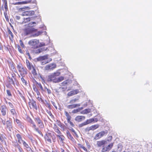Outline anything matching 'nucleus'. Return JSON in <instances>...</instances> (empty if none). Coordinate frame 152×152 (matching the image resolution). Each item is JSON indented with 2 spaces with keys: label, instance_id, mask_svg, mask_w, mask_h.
<instances>
[{
  "label": "nucleus",
  "instance_id": "nucleus-1",
  "mask_svg": "<svg viewBox=\"0 0 152 152\" xmlns=\"http://www.w3.org/2000/svg\"><path fill=\"white\" fill-rule=\"evenodd\" d=\"M54 134V133L47 132L46 133L44 136L45 141L49 143L52 142V140L53 142H55L56 137Z\"/></svg>",
  "mask_w": 152,
  "mask_h": 152
},
{
  "label": "nucleus",
  "instance_id": "nucleus-2",
  "mask_svg": "<svg viewBox=\"0 0 152 152\" xmlns=\"http://www.w3.org/2000/svg\"><path fill=\"white\" fill-rule=\"evenodd\" d=\"M39 41L37 39H33L30 40L28 42L29 45L34 49L39 48Z\"/></svg>",
  "mask_w": 152,
  "mask_h": 152
},
{
  "label": "nucleus",
  "instance_id": "nucleus-3",
  "mask_svg": "<svg viewBox=\"0 0 152 152\" xmlns=\"http://www.w3.org/2000/svg\"><path fill=\"white\" fill-rule=\"evenodd\" d=\"M60 74V72H57L52 73L48 76L47 81L49 82H52L53 80L57 78V77L59 76Z\"/></svg>",
  "mask_w": 152,
  "mask_h": 152
},
{
  "label": "nucleus",
  "instance_id": "nucleus-4",
  "mask_svg": "<svg viewBox=\"0 0 152 152\" xmlns=\"http://www.w3.org/2000/svg\"><path fill=\"white\" fill-rule=\"evenodd\" d=\"M34 120L37 124L38 126L40 129L44 128V125L42 121L39 117H37L34 118Z\"/></svg>",
  "mask_w": 152,
  "mask_h": 152
},
{
  "label": "nucleus",
  "instance_id": "nucleus-5",
  "mask_svg": "<svg viewBox=\"0 0 152 152\" xmlns=\"http://www.w3.org/2000/svg\"><path fill=\"white\" fill-rule=\"evenodd\" d=\"M29 122L32 125L31 126L34 129V130L37 132L40 135H41L43 137V134L42 132L39 130L38 128L36 126L34 122L31 118L29 121Z\"/></svg>",
  "mask_w": 152,
  "mask_h": 152
},
{
  "label": "nucleus",
  "instance_id": "nucleus-6",
  "mask_svg": "<svg viewBox=\"0 0 152 152\" xmlns=\"http://www.w3.org/2000/svg\"><path fill=\"white\" fill-rule=\"evenodd\" d=\"M36 30L33 28H28L24 30V34L25 35L28 36L30 35V37L32 35L33 32Z\"/></svg>",
  "mask_w": 152,
  "mask_h": 152
},
{
  "label": "nucleus",
  "instance_id": "nucleus-7",
  "mask_svg": "<svg viewBox=\"0 0 152 152\" xmlns=\"http://www.w3.org/2000/svg\"><path fill=\"white\" fill-rule=\"evenodd\" d=\"M107 133L108 132L107 130L100 132L96 135L94 137V139L96 140H98L103 136L105 134H107Z\"/></svg>",
  "mask_w": 152,
  "mask_h": 152
},
{
  "label": "nucleus",
  "instance_id": "nucleus-8",
  "mask_svg": "<svg viewBox=\"0 0 152 152\" xmlns=\"http://www.w3.org/2000/svg\"><path fill=\"white\" fill-rule=\"evenodd\" d=\"M7 110V107L6 105H2L0 106V111L2 116H5L6 115Z\"/></svg>",
  "mask_w": 152,
  "mask_h": 152
},
{
  "label": "nucleus",
  "instance_id": "nucleus-9",
  "mask_svg": "<svg viewBox=\"0 0 152 152\" xmlns=\"http://www.w3.org/2000/svg\"><path fill=\"white\" fill-rule=\"evenodd\" d=\"M56 66V65L55 64H50L46 66L45 67V69L46 70H52L55 68Z\"/></svg>",
  "mask_w": 152,
  "mask_h": 152
},
{
  "label": "nucleus",
  "instance_id": "nucleus-10",
  "mask_svg": "<svg viewBox=\"0 0 152 152\" xmlns=\"http://www.w3.org/2000/svg\"><path fill=\"white\" fill-rule=\"evenodd\" d=\"M6 125L7 129L11 132L12 129V123L10 120L6 121Z\"/></svg>",
  "mask_w": 152,
  "mask_h": 152
},
{
  "label": "nucleus",
  "instance_id": "nucleus-11",
  "mask_svg": "<svg viewBox=\"0 0 152 152\" xmlns=\"http://www.w3.org/2000/svg\"><path fill=\"white\" fill-rule=\"evenodd\" d=\"M29 105H31V106H30V107L31 108L35 109L36 110L37 109V107L36 104V102L33 99L30 100V102L29 103Z\"/></svg>",
  "mask_w": 152,
  "mask_h": 152
},
{
  "label": "nucleus",
  "instance_id": "nucleus-12",
  "mask_svg": "<svg viewBox=\"0 0 152 152\" xmlns=\"http://www.w3.org/2000/svg\"><path fill=\"white\" fill-rule=\"evenodd\" d=\"M35 12L34 11L29 10L23 12L22 14L23 16H31L34 14Z\"/></svg>",
  "mask_w": 152,
  "mask_h": 152
},
{
  "label": "nucleus",
  "instance_id": "nucleus-13",
  "mask_svg": "<svg viewBox=\"0 0 152 152\" xmlns=\"http://www.w3.org/2000/svg\"><path fill=\"white\" fill-rule=\"evenodd\" d=\"M64 80V77L60 76L54 79L52 82L53 83H57L61 81Z\"/></svg>",
  "mask_w": 152,
  "mask_h": 152
},
{
  "label": "nucleus",
  "instance_id": "nucleus-14",
  "mask_svg": "<svg viewBox=\"0 0 152 152\" xmlns=\"http://www.w3.org/2000/svg\"><path fill=\"white\" fill-rule=\"evenodd\" d=\"M21 76L23 77H24L25 75L27 74L26 70L23 67L22 68V69L19 70Z\"/></svg>",
  "mask_w": 152,
  "mask_h": 152
},
{
  "label": "nucleus",
  "instance_id": "nucleus-15",
  "mask_svg": "<svg viewBox=\"0 0 152 152\" xmlns=\"http://www.w3.org/2000/svg\"><path fill=\"white\" fill-rule=\"evenodd\" d=\"M106 142V141L104 140L98 141L97 142V145L98 147L102 146L104 147Z\"/></svg>",
  "mask_w": 152,
  "mask_h": 152
},
{
  "label": "nucleus",
  "instance_id": "nucleus-16",
  "mask_svg": "<svg viewBox=\"0 0 152 152\" xmlns=\"http://www.w3.org/2000/svg\"><path fill=\"white\" fill-rule=\"evenodd\" d=\"M85 117L83 116H77L75 118V120L77 122H81L82 121L85 120Z\"/></svg>",
  "mask_w": 152,
  "mask_h": 152
},
{
  "label": "nucleus",
  "instance_id": "nucleus-17",
  "mask_svg": "<svg viewBox=\"0 0 152 152\" xmlns=\"http://www.w3.org/2000/svg\"><path fill=\"white\" fill-rule=\"evenodd\" d=\"M34 31L32 34V35H31V37H37L42 34L43 33V31H39L37 32H35Z\"/></svg>",
  "mask_w": 152,
  "mask_h": 152
},
{
  "label": "nucleus",
  "instance_id": "nucleus-18",
  "mask_svg": "<svg viewBox=\"0 0 152 152\" xmlns=\"http://www.w3.org/2000/svg\"><path fill=\"white\" fill-rule=\"evenodd\" d=\"M48 55H46L43 56H40L37 58V60L38 61H44L45 59H46L48 58Z\"/></svg>",
  "mask_w": 152,
  "mask_h": 152
},
{
  "label": "nucleus",
  "instance_id": "nucleus-19",
  "mask_svg": "<svg viewBox=\"0 0 152 152\" xmlns=\"http://www.w3.org/2000/svg\"><path fill=\"white\" fill-rule=\"evenodd\" d=\"M31 0H25L24 1H21V2H16L15 3H13V4L14 5H17V4H27L31 2Z\"/></svg>",
  "mask_w": 152,
  "mask_h": 152
},
{
  "label": "nucleus",
  "instance_id": "nucleus-20",
  "mask_svg": "<svg viewBox=\"0 0 152 152\" xmlns=\"http://www.w3.org/2000/svg\"><path fill=\"white\" fill-rule=\"evenodd\" d=\"M16 137L18 140V143L20 144H21L22 142H23V141H24L22 140V137L21 135L19 134H17L16 135Z\"/></svg>",
  "mask_w": 152,
  "mask_h": 152
},
{
  "label": "nucleus",
  "instance_id": "nucleus-21",
  "mask_svg": "<svg viewBox=\"0 0 152 152\" xmlns=\"http://www.w3.org/2000/svg\"><path fill=\"white\" fill-rule=\"evenodd\" d=\"M15 147L17 148L19 152H24L23 150L18 143H17L15 145Z\"/></svg>",
  "mask_w": 152,
  "mask_h": 152
},
{
  "label": "nucleus",
  "instance_id": "nucleus-22",
  "mask_svg": "<svg viewBox=\"0 0 152 152\" xmlns=\"http://www.w3.org/2000/svg\"><path fill=\"white\" fill-rule=\"evenodd\" d=\"M15 121L16 123L18 124L19 126H20L22 129L24 128V126L23 125V124L18 119H16Z\"/></svg>",
  "mask_w": 152,
  "mask_h": 152
},
{
  "label": "nucleus",
  "instance_id": "nucleus-23",
  "mask_svg": "<svg viewBox=\"0 0 152 152\" xmlns=\"http://www.w3.org/2000/svg\"><path fill=\"white\" fill-rule=\"evenodd\" d=\"M22 19V21H23L22 23V24L27 23L28 22L30 21L31 20V18L29 17L26 18H23Z\"/></svg>",
  "mask_w": 152,
  "mask_h": 152
},
{
  "label": "nucleus",
  "instance_id": "nucleus-24",
  "mask_svg": "<svg viewBox=\"0 0 152 152\" xmlns=\"http://www.w3.org/2000/svg\"><path fill=\"white\" fill-rule=\"evenodd\" d=\"M91 109H86L83 110L81 112V113L82 114H85L89 113L90 112Z\"/></svg>",
  "mask_w": 152,
  "mask_h": 152
},
{
  "label": "nucleus",
  "instance_id": "nucleus-25",
  "mask_svg": "<svg viewBox=\"0 0 152 152\" xmlns=\"http://www.w3.org/2000/svg\"><path fill=\"white\" fill-rule=\"evenodd\" d=\"M66 134L68 138L69 139L72 141H74L75 140L74 138L72 137L71 134L69 132H67Z\"/></svg>",
  "mask_w": 152,
  "mask_h": 152
},
{
  "label": "nucleus",
  "instance_id": "nucleus-26",
  "mask_svg": "<svg viewBox=\"0 0 152 152\" xmlns=\"http://www.w3.org/2000/svg\"><path fill=\"white\" fill-rule=\"evenodd\" d=\"M48 49V48H40L37 50V53H40L41 52L47 50Z\"/></svg>",
  "mask_w": 152,
  "mask_h": 152
},
{
  "label": "nucleus",
  "instance_id": "nucleus-27",
  "mask_svg": "<svg viewBox=\"0 0 152 152\" xmlns=\"http://www.w3.org/2000/svg\"><path fill=\"white\" fill-rule=\"evenodd\" d=\"M10 111L11 114L14 116H16L17 115L16 112L14 109L10 110Z\"/></svg>",
  "mask_w": 152,
  "mask_h": 152
},
{
  "label": "nucleus",
  "instance_id": "nucleus-28",
  "mask_svg": "<svg viewBox=\"0 0 152 152\" xmlns=\"http://www.w3.org/2000/svg\"><path fill=\"white\" fill-rule=\"evenodd\" d=\"M36 25V23L35 22H31L28 24V26L31 27L35 26Z\"/></svg>",
  "mask_w": 152,
  "mask_h": 152
},
{
  "label": "nucleus",
  "instance_id": "nucleus-29",
  "mask_svg": "<svg viewBox=\"0 0 152 152\" xmlns=\"http://www.w3.org/2000/svg\"><path fill=\"white\" fill-rule=\"evenodd\" d=\"M99 126V125L98 124H96L94 125H92L90 126L91 130H94L98 128Z\"/></svg>",
  "mask_w": 152,
  "mask_h": 152
},
{
  "label": "nucleus",
  "instance_id": "nucleus-30",
  "mask_svg": "<svg viewBox=\"0 0 152 152\" xmlns=\"http://www.w3.org/2000/svg\"><path fill=\"white\" fill-rule=\"evenodd\" d=\"M9 82L10 84H13L14 86H15V83L14 79L13 78H10V77L9 78Z\"/></svg>",
  "mask_w": 152,
  "mask_h": 152
},
{
  "label": "nucleus",
  "instance_id": "nucleus-31",
  "mask_svg": "<svg viewBox=\"0 0 152 152\" xmlns=\"http://www.w3.org/2000/svg\"><path fill=\"white\" fill-rule=\"evenodd\" d=\"M26 63L27 65V66L28 69H31V67L30 65V63L28 60H26Z\"/></svg>",
  "mask_w": 152,
  "mask_h": 152
},
{
  "label": "nucleus",
  "instance_id": "nucleus-32",
  "mask_svg": "<svg viewBox=\"0 0 152 152\" xmlns=\"http://www.w3.org/2000/svg\"><path fill=\"white\" fill-rule=\"evenodd\" d=\"M94 121V120L93 118H91L87 120L85 122L88 125L93 121Z\"/></svg>",
  "mask_w": 152,
  "mask_h": 152
},
{
  "label": "nucleus",
  "instance_id": "nucleus-33",
  "mask_svg": "<svg viewBox=\"0 0 152 152\" xmlns=\"http://www.w3.org/2000/svg\"><path fill=\"white\" fill-rule=\"evenodd\" d=\"M65 115L67 117V120H68L69 121V120H70L71 117V116L69 115V113L68 112H67L65 111Z\"/></svg>",
  "mask_w": 152,
  "mask_h": 152
},
{
  "label": "nucleus",
  "instance_id": "nucleus-34",
  "mask_svg": "<svg viewBox=\"0 0 152 152\" xmlns=\"http://www.w3.org/2000/svg\"><path fill=\"white\" fill-rule=\"evenodd\" d=\"M110 149L107 146L106 147H104L102 149V152H105L106 151H109Z\"/></svg>",
  "mask_w": 152,
  "mask_h": 152
},
{
  "label": "nucleus",
  "instance_id": "nucleus-35",
  "mask_svg": "<svg viewBox=\"0 0 152 152\" xmlns=\"http://www.w3.org/2000/svg\"><path fill=\"white\" fill-rule=\"evenodd\" d=\"M57 137L58 138L60 142H62L63 140H64V136L62 135H57Z\"/></svg>",
  "mask_w": 152,
  "mask_h": 152
},
{
  "label": "nucleus",
  "instance_id": "nucleus-36",
  "mask_svg": "<svg viewBox=\"0 0 152 152\" xmlns=\"http://www.w3.org/2000/svg\"><path fill=\"white\" fill-rule=\"evenodd\" d=\"M86 125H87L86 123V122H84L83 123H82L79 125L78 126L80 128L82 127L83 126H84Z\"/></svg>",
  "mask_w": 152,
  "mask_h": 152
},
{
  "label": "nucleus",
  "instance_id": "nucleus-37",
  "mask_svg": "<svg viewBox=\"0 0 152 152\" xmlns=\"http://www.w3.org/2000/svg\"><path fill=\"white\" fill-rule=\"evenodd\" d=\"M8 31L9 35H10L11 36L12 38L13 39V35L12 31L9 29H8Z\"/></svg>",
  "mask_w": 152,
  "mask_h": 152
},
{
  "label": "nucleus",
  "instance_id": "nucleus-38",
  "mask_svg": "<svg viewBox=\"0 0 152 152\" xmlns=\"http://www.w3.org/2000/svg\"><path fill=\"white\" fill-rule=\"evenodd\" d=\"M21 80L23 83V85H27V82L22 77L21 78Z\"/></svg>",
  "mask_w": 152,
  "mask_h": 152
},
{
  "label": "nucleus",
  "instance_id": "nucleus-39",
  "mask_svg": "<svg viewBox=\"0 0 152 152\" xmlns=\"http://www.w3.org/2000/svg\"><path fill=\"white\" fill-rule=\"evenodd\" d=\"M67 107L68 109H72L75 108V105H74V104H73L68 105L67 106Z\"/></svg>",
  "mask_w": 152,
  "mask_h": 152
},
{
  "label": "nucleus",
  "instance_id": "nucleus-40",
  "mask_svg": "<svg viewBox=\"0 0 152 152\" xmlns=\"http://www.w3.org/2000/svg\"><path fill=\"white\" fill-rule=\"evenodd\" d=\"M78 99L76 98H75L74 99H72L69 102V103L70 104H73L75 102L77 101Z\"/></svg>",
  "mask_w": 152,
  "mask_h": 152
},
{
  "label": "nucleus",
  "instance_id": "nucleus-41",
  "mask_svg": "<svg viewBox=\"0 0 152 152\" xmlns=\"http://www.w3.org/2000/svg\"><path fill=\"white\" fill-rule=\"evenodd\" d=\"M71 91L72 93L74 95L75 94H77L79 92V91L78 89H76Z\"/></svg>",
  "mask_w": 152,
  "mask_h": 152
},
{
  "label": "nucleus",
  "instance_id": "nucleus-42",
  "mask_svg": "<svg viewBox=\"0 0 152 152\" xmlns=\"http://www.w3.org/2000/svg\"><path fill=\"white\" fill-rule=\"evenodd\" d=\"M22 143L23 146L26 148L29 146V145L24 141H23Z\"/></svg>",
  "mask_w": 152,
  "mask_h": 152
},
{
  "label": "nucleus",
  "instance_id": "nucleus-43",
  "mask_svg": "<svg viewBox=\"0 0 152 152\" xmlns=\"http://www.w3.org/2000/svg\"><path fill=\"white\" fill-rule=\"evenodd\" d=\"M41 64L42 65L46 64L48 63L49 61H47V60L45 59L44 61H42L41 62Z\"/></svg>",
  "mask_w": 152,
  "mask_h": 152
},
{
  "label": "nucleus",
  "instance_id": "nucleus-44",
  "mask_svg": "<svg viewBox=\"0 0 152 152\" xmlns=\"http://www.w3.org/2000/svg\"><path fill=\"white\" fill-rule=\"evenodd\" d=\"M11 75L12 76V77L13 78L15 81L16 80H17V79L16 78V75L14 72H12L11 73Z\"/></svg>",
  "mask_w": 152,
  "mask_h": 152
},
{
  "label": "nucleus",
  "instance_id": "nucleus-45",
  "mask_svg": "<svg viewBox=\"0 0 152 152\" xmlns=\"http://www.w3.org/2000/svg\"><path fill=\"white\" fill-rule=\"evenodd\" d=\"M22 65L21 64H20L19 65H17V68L18 69L19 71L23 67H22Z\"/></svg>",
  "mask_w": 152,
  "mask_h": 152
},
{
  "label": "nucleus",
  "instance_id": "nucleus-46",
  "mask_svg": "<svg viewBox=\"0 0 152 152\" xmlns=\"http://www.w3.org/2000/svg\"><path fill=\"white\" fill-rule=\"evenodd\" d=\"M47 45V44H45L44 42H41L40 43H39V47H41Z\"/></svg>",
  "mask_w": 152,
  "mask_h": 152
},
{
  "label": "nucleus",
  "instance_id": "nucleus-47",
  "mask_svg": "<svg viewBox=\"0 0 152 152\" xmlns=\"http://www.w3.org/2000/svg\"><path fill=\"white\" fill-rule=\"evenodd\" d=\"M47 112L51 116V117L52 118H53V117H54L53 115L51 113L50 111H49L48 110H47Z\"/></svg>",
  "mask_w": 152,
  "mask_h": 152
},
{
  "label": "nucleus",
  "instance_id": "nucleus-48",
  "mask_svg": "<svg viewBox=\"0 0 152 152\" xmlns=\"http://www.w3.org/2000/svg\"><path fill=\"white\" fill-rule=\"evenodd\" d=\"M71 131L73 132V133H74V134H75V135L77 137L78 136V135H77V134L76 132H75V130H74V129L73 128H72L71 129Z\"/></svg>",
  "mask_w": 152,
  "mask_h": 152
},
{
  "label": "nucleus",
  "instance_id": "nucleus-49",
  "mask_svg": "<svg viewBox=\"0 0 152 152\" xmlns=\"http://www.w3.org/2000/svg\"><path fill=\"white\" fill-rule=\"evenodd\" d=\"M91 130V127H88L85 129V131L86 132H88L90 130Z\"/></svg>",
  "mask_w": 152,
  "mask_h": 152
},
{
  "label": "nucleus",
  "instance_id": "nucleus-50",
  "mask_svg": "<svg viewBox=\"0 0 152 152\" xmlns=\"http://www.w3.org/2000/svg\"><path fill=\"white\" fill-rule=\"evenodd\" d=\"M4 7L5 9L6 10V11H7V10H8L7 5V2H5V3H4Z\"/></svg>",
  "mask_w": 152,
  "mask_h": 152
},
{
  "label": "nucleus",
  "instance_id": "nucleus-51",
  "mask_svg": "<svg viewBox=\"0 0 152 152\" xmlns=\"http://www.w3.org/2000/svg\"><path fill=\"white\" fill-rule=\"evenodd\" d=\"M27 151L29 152L31 151L32 152V151H33L31 148L29 146L28 147L26 148Z\"/></svg>",
  "mask_w": 152,
  "mask_h": 152
},
{
  "label": "nucleus",
  "instance_id": "nucleus-52",
  "mask_svg": "<svg viewBox=\"0 0 152 152\" xmlns=\"http://www.w3.org/2000/svg\"><path fill=\"white\" fill-rule=\"evenodd\" d=\"M6 91L7 94L8 95V96H11L12 95L10 90H7Z\"/></svg>",
  "mask_w": 152,
  "mask_h": 152
},
{
  "label": "nucleus",
  "instance_id": "nucleus-53",
  "mask_svg": "<svg viewBox=\"0 0 152 152\" xmlns=\"http://www.w3.org/2000/svg\"><path fill=\"white\" fill-rule=\"evenodd\" d=\"M19 43H20V46L22 47H24V44L23 43V42H22V41L21 40H20L19 41Z\"/></svg>",
  "mask_w": 152,
  "mask_h": 152
},
{
  "label": "nucleus",
  "instance_id": "nucleus-54",
  "mask_svg": "<svg viewBox=\"0 0 152 152\" xmlns=\"http://www.w3.org/2000/svg\"><path fill=\"white\" fill-rule=\"evenodd\" d=\"M78 112H79V110H78V109L74 110L72 111V113H76Z\"/></svg>",
  "mask_w": 152,
  "mask_h": 152
},
{
  "label": "nucleus",
  "instance_id": "nucleus-55",
  "mask_svg": "<svg viewBox=\"0 0 152 152\" xmlns=\"http://www.w3.org/2000/svg\"><path fill=\"white\" fill-rule=\"evenodd\" d=\"M70 120H69V121L68 120H67V122H68V123H69L70 124V125L71 126L73 127L74 126V125L73 124V123L70 121Z\"/></svg>",
  "mask_w": 152,
  "mask_h": 152
},
{
  "label": "nucleus",
  "instance_id": "nucleus-56",
  "mask_svg": "<svg viewBox=\"0 0 152 152\" xmlns=\"http://www.w3.org/2000/svg\"><path fill=\"white\" fill-rule=\"evenodd\" d=\"M37 98L38 100L39 101L41 102H43V100L40 97H39V96H38Z\"/></svg>",
  "mask_w": 152,
  "mask_h": 152
},
{
  "label": "nucleus",
  "instance_id": "nucleus-57",
  "mask_svg": "<svg viewBox=\"0 0 152 152\" xmlns=\"http://www.w3.org/2000/svg\"><path fill=\"white\" fill-rule=\"evenodd\" d=\"M32 72L34 75H36L37 74L36 70L34 69H33V70L32 71Z\"/></svg>",
  "mask_w": 152,
  "mask_h": 152
},
{
  "label": "nucleus",
  "instance_id": "nucleus-58",
  "mask_svg": "<svg viewBox=\"0 0 152 152\" xmlns=\"http://www.w3.org/2000/svg\"><path fill=\"white\" fill-rule=\"evenodd\" d=\"M113 146V143H111L107 147L109 148L110 149V150L111 148H112V147Z\"/></svg>",
  "mask_w": 152,
  "mask_h": 152
},
{
  "label": "nucleus",
  "instance_id": "nucleus-59",
  "mask_svg": "<svg viewBox=\"0 0 152 152\" xmlns=\"http://www.w3.org/2000/svg\"><path fill=\"white\" fill-rule=\"evenodd\" d=\"M55 131L58 134H60L61 133V132L58 129H55Z\"/></svg>",
  "mask_w": 152,
  "mask_h": 152
},
{
  "label": "nucleus",
  "instance_id": "nucleus-60",
  "mask_svg": "<svg viewBox=\"0 0 152 152\" xmlns=\"http://www.w3.org/2000/svg\"><path fill=\"white\" fill-rule=\"evenodd\" d=\"M8 104L9 106L12 108H13L14 107V106L13 104L11 102H9Z\"/></svg>",
  "mask_w": 152,
  "mask_h": 152
},
{
  "label": "nucleus",
  "instance_id": "nucleus-61",
  "mask_svg": "<svg viewBox=\"0 0 152 152\" xmlns=\"http://www.w3.org/2000/svg\"><path fill=\"white\" fill-rule=\"evenodd\" d=\"M10 67L11 70L12 69H14L15 67L13 64H12L10 65Z\"/></svg>",
  "mask_w": 152,
  "mask_h": 152
},
{
  "label": "nucleus",
  "instance_id": "nucleus-62",
  "mask_svg": "<svg viewBox=\"0 0 152 152\" xmlns=\"http://www.w3.org/2000/svg\"><path fill=\"white\" fill-rule=\"evenodd\" d=\"M67 82L66 81H64L63 82L61 83V84H62L63 86H65L67 84Z\"/></svg>",
  "mask_w": 152,
  "mask_h": 152
},
{
  "label": "nucleus",
  "instance_id": "nucleus-63",
  "mask_svg": "<svg viewBox=\"0 0 152 152\" xmlns=\"http://www.w3.org/2000/svg\"><path fill=\"white\" fill-rule=\"evenodd\" d=\"M80 148H82L84 151H87V149L83 145L81 146Z\"/></svg>",
  "mask_w": 152,
  "mask_h": 152
},
{
  "label": "nucleus",
  "instance_id": "nucleus-64",
  "mask_svg": "<svg viewBox=\"0 0 152 152\" xmlns=\"http://www.w3.org/2000/svg\"><path fill=\"white\" fill-rule=\"evenodd\" d=\"M74 95L71 92H70L68 93V95L69 96H71L73 95Z\"/></svg>",
  "mask_w": 152,
  "mask_h": 152
}]
</instances>
